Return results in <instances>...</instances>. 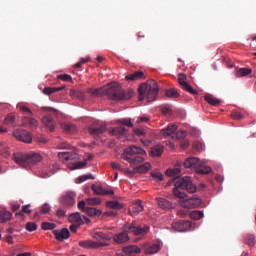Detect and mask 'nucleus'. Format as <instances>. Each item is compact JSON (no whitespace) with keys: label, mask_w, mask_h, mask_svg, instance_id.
<instances>
[{"label":"nucleus","mask_w":256,"mask_h":256,"mask_svg":"<svg viewBox=\"0 0 256 256\" xmlns=\"http://www.w3.org/2000/svg\"><path fill=\"white\" fill-rule=\"evenodd\" d=\"M62 207H73L75 205V193L68 192L60 198Z\"/></svg>","instance_id":"obj_12"},{"label":"nucleus","mask_w":256,"mask_h":256,"mask_svg":"<svg viewBox=\"0 0 256 256\" xmlns=\"http://www.w3.org/2000/svg\"><path fill=\"white\" fill-rule=\"evenodd\" d=\"M65 86H61V87H45L43 89V93L44 95H53V93H57V91H63Z\"/></svg>","instance_id":"obj_37"},{"label":"nucleus","mask_w":256,"mask_h":256,"mask_svg":"<svg viewBox=\"0 0 256 256\" xmlns=\"http://www.w3.org/2000/svg\"><path fill=\"white\" fill-rule=\"evenodd\" d=\"M91 189L94 192V195H115L113 190H105L99 185L93 184Z\"/></svg>","instance_id":"obj_20"},{"label":"nucleus","mask_w":256,"mask_h":256,"mask_svg":"<svg viewBox=\"0 0 256 256\" xmlns=\"http://www.w3.org/2000/svg\"><path fill=\"white\" fill-rule=\"evenodd\" d=\"M22 123H23L24 127H30V129H35V127H37V125H39V122L37 121V119H35L33 117H29V116L23 117Z\"/></svg>","instance_id":"obj_21"},{"label":"nucleus","mask_w":256,"mask_h":256,"mask_svg":"<svg viewBox=\"0 0 256 256\" xmlns=\"http://www.w3.org/2000/svg\"><path fill=\"white\" fill-rule=\"evenodd\" d=\"M181 173V162H177L174 169L166 170V175L168 177H177Z\"/></svg>","instance_id":"obj_29"},{"label":"nucleus","mask_w":256,"mask_h":256,"mask_svg":"<svg viewBox=\"0 0 256 256\" xmlns=\"http://www.w3.org/2000/svg\"><path fill=\"white\" fill-rule=\"evenodd\" d=\"M142 251H144L145 255H155V253H159L161 250V246L159 244L145 243L141 247Z\"/></svg>","instance_id":"obj_13"},{"label":"nucleus","mask_w":256,"mask_h":256,"mask_svg":"<svg viewBox=\"0 0 256 256\" xmlns=\"http://www.w3.org/2000/svg\"><path fill=\"white\" fill-rule=\"evenodd\" d=\"M11 217H13V214L7 210L0 211V223H7V221H10Z\"/></svg>","instance_id":"obj_35"},{"label":"nucleus","mask_w":256,"mask_h":256,"mask_svg":"<svg viewBox=\"0 0 256 256\" xmlns=\"http://www.w3.org/2000/svg\"><path fill=\"white\" fill-rule=\"evenodd\" d=\"M142 203L143 201L141 200H137L136 202H134L129 208V214L132 216L139 215V213H141L143 209H145Z\"/></svg>","instance_id":"obj_16"},{"label":"nucleus","mask_w":256,"mask_h":256,"mask_svg":"<svg viewBox=\"0 0 256 256\" xmlns=\"http://www.w3.org/2000/svg\"><path fill=\"white\" fill-rule=\"evenodd\" d=\"M110 135L113 137H117V139H122V141H125L127 139V135L129 131L125 126H118L115 128H112L109 130Z\"/></svg>","instance_id":"obj_9"},{"label":"nucleus","mask_w":256,"mask_h":256,"mask_svg":"<svg viewBox=\"0 0 256 256\" xmlns=\"http://www.w3.org/2000/svg\"><path fill=\"white\" fill-rule=\"evenodd\" d=\"M175 131H177V125L172 124L167 126V128L162 129L160 134L163 135V137H173L175 135Z\"/></svg>","instance_id":"obj_23"},{"label":"nucleus","mask_w":256,"mask_h":256,"mask_svg":"<svg viewBox=\"0 0 256 256\" xmlns=\"http://www.w3.org/2000/svg\"><path fill=\"white\" fill-rule=\"evenodd\" d=\"M69 221L76 225H83V219L81 218V214L79 212H76L74 214H71L69 216Z\"/></svg>","instance_id":"obj_34"},{"label":"nucleus","mask_w":256,"mask_h":256,"mask_svg":"<svg viewBox=\"0 0 256 256\" xmlns=\"http://www.w3.org/2000/svg\"><path fill=\"white\" fill-rule=\"evenodd\" d=\"M13 160L20 167H23L24 169H31V167L43 161V156L35 152H30V153L15 152L13 154Z\"/></svg>","instance_id":"obj_4"},{"label":"nucleus","mask_w":256,"mask_h":256,"mask_svg":"<svg viewBox=\"0 0 256 256\" xmlns=\"http://www.w3.org/2000/svg\"><path fill=\"white\" fill-rule=\"evenodd\" d=\"M165 95L166 97H171L172 99H177L179 97V93L174 88L166 90Z\"/></svg>","instance_id":"obj_45"},{"label":"nucleus","mask_w":256,"mask_h":256,"mask_svg":"<svg viewBox=\"0 0 256 256\" xmlns=\"http://www.w3.org/2000/svg\"><path fill=\"white\" fill-rule=\"evenodd\" d=\"M61 129L64 133H69L70 135H73V133H77V126L71 123L64 122L60 124Z\"/></svg>","instance_id":"obj_24"},{"label":"nucleus","mask_w":256,"mask_h":256,"mask_svg":"<svg viewBox=\"0 0 256 256\" xmlns=\"http://www.w3.org/2000/svg\"><path fill=\"white\" fill-rule=\"evenodd\" d=\"M87 93L91 95V97L106 95L111 101H129L134 95L133 90L125 91L117 82H113L102 88H88Z\"/></svg>","instance_id":"obj_1"},{"label":"nucleus","mask_w":256,"mask_h":256,"mask_svg":"<svg viewBox=\"0 0 256 256\" xmlns=\"http://www.w3.org/2000/svg\"><path fill=\"white\" fill-rule=\"evenodd\" d=\"M156 201L160 209H163L164 211H169V209H173V203L167 200V198L158 197L156 198Z\"/></svg>","instance_id":"obj_19"},{"label":"nucleus","mask_w":256,"mask_h":256,"mask_svg":"<svg viewBox=\"0 0 256 256\" xmlns=\"http://www.w3.org/2000/svg\"><path fill=\"white\" fill-rule=\"evenodd\" d=\"M51 175H55V170L50 169L49 172L42 173L43 179H47V177H51Z\"/></svg>","instance_id":"obj_59"},{"label":"nucleus","mask_w":256,"mask_h":256,"mask_svg":"<svg viewBox=\"0 0 256 256\" xmlns=\"http://www.w3.org/2000/svg\"><path fill=\"white\" fill-rule=\"evenodd\" d=\"M253 70L251 68H240L236 71V77H247V75H251Z\"/></svg>","instance_id":"obj_38"},{"label":"nucleus","mask_w":256,"mask_h":256,"mask_svg":"<svg viewBox=\"0 0 256 256\" xmlns=\"http://www.w3.org/2000/svg\"><path fill=\"white\" fill-rule=\"evenodd\" d=\"M86 213L90 217H101V215H103V212L100 209L93 207H88V209H86Z\"/></svg>","instance_id":"obj_36"},{"label":"nucleus","mask_w":256,"mask_h":256,"mask_svg":"<svg viewBox=\"0 0 256 256\" xmlns=\"http://www.w3.org/2000/svg\"><path fill=\"white\" fill-rule=\"evenodd\" d=\"M89 179H95L93 174H87V175H82L76 179V183H84V181H87Z\"/></svg>","instance_id":"obj_46"},{"label":"nucleus","mask_w":256,"mask_h":256,"mask_svg":"<svg viewBox=\"0 0 256 256\" xmlns=\"http://www.w3.org/2000/svg\"><path fill=\"white\" fill-rule=\"evenodd\" d=\"M58 157L60 161H79V154L77 153V150L60 152L58 153Z\"/></svg>","instance_id":"obj_11"},{"label":"nucleus","mask_w":256,"mask_h":256,"mask_svg":"<svg viewBox=\"0 0 256 256\" xmlns=\"http://www.w3.org/2000/svg\"><path fill=\"white\" fill-rule=\"evenodd\" d=\"M86 203L87 205H101V198H88Z\"/></svg>","instance_id":"obj_49"},{"label":"nucleus","mask_w":256,"mask_h":256,"mask_svg":"<svg viewBox=\"0 0 256 256\" xmlns=\"http://www.w3.org/2000/svg\"><path fill=\"white\" fill-rule=\"evenodd\" d=\"M71 97H75V99H78L79 101H83L85 99V91L83 90H70Z\"/></svg>","instance_id":"obj_32"},{"label":"nucleus","mask_w":256,"mask_h":256,"mask_svg":"<svg viewBox=\"0 0 256 256\" xmlns=\"http://www.w3.org/2000/svg\"><path fill=\"white\" fill-rule=\"evenodd\" d=\"M183 165L186 169H196L197 171V168L201 167V160L196 157H190L184 161Z\"/></svg>","instance_id":"obj_14"},{"label":"nucleus","mask_w":256,"mask_h":256,"mask_svg":"<svg viewBox=\"0 0 256 256\" xmlns=\"http://www.w3.org/2000/svg\"><path fill=\"white\" fill-rule=\"evenodd\" d=\"M17 109H19V111H21V113H26L28 115H33V112L31 111V109H29V107H27L23 104H18Z\"/></svg>","instance_id":"obj_47"},{"label":"nucleus","mask_w":256,"mask_h":256,"mask_svg":"<svg viewBox=\"0 0 256 256\" xmlns=\"http://www.w3.org/2000/svg\"><path fill=\"white\" fill-rule=\"evenodd\" d=\"M204 100L208 102L209 105H212L213 107H218V105H221V100L211 94H206L204 96Z\"/></svg>","instance_id":"obj_26"},{"label":"nucleus","mask_w":256,"mask_h":256,"mask_svg":"<svg viewBox=\"0 0 256 256\" xmlns=\"http://www.w3.org/2000/svg\"><path fill=\"white\" fill-rule=\"evenodd\" d=\"M30 205H25L22 206V213H26L27 215H29L31 213V209H29Z\"/></svg>","instance_id":"obj_63"},{"label":"nucleus","mask_w":256,"mask_h":256,"mask_svg":"<svg viewBox=\"0 0 256 256\" xmlns=\"http://www.w3.org/2000/svg\"><path fill=\"white\" fill-rule=\"evenodd\" d=\"M25 229L30 233L33 231H37V223L35 222H28L26 223Z\"/></svg>","instance_id":"obj_48"},{"label":"nucleus","mask_w":256,"mask_h":256,"mask_svg":"<svg viewBox=\"0 0 256 256\" xmlns=\"http://www.w3.org/2000/svg\"><path fill=\"white\" fill-rule=\"evenodd\" d=\"M178 215H179V217H187V215H189V211H187L185 209H180L178 211Z\"/></svg>","instance_id":"obj_61"},{"label":"nucleus","mask_w":256,"mask_h":256,"mask_svg":"<svg viewBox=\"0 0 256 256\" xmlns=\"http://www.w3.org/2000/svg\"><path fill=\"white\" fill-rule=\"evenodd\" d=\"M184 91H187L188 93H191V95H197V90L193 89V86L186 85V87L183 88Z\"/></svg>","instance_id":"obj_56"},{"label":"nucleus","mask_w":256,"mask_h":256,"mask_svg":"<svg viewBox=\"0 0 256 256\" xmlns=\"http://www.w3.org/2000/svg\"><path fill=\"white\" fill-rule=\"evenodd\" d=\"M185 138V132L178 131L174 135H172V139H184Z\"/></svg>","instance_id":"obj_55"},{"label":"nucleus","mask_w":256,"mask_h":256,"mask_svg":"<svg viewBox=\"0 0 256 256\" xmlns=\"http://www.w3.org/2000/svg\"><path fill=\"white\" fill-rule=\"evenodd\" d=\"M13 137L22 143H31L33 141V136L31 132L23 129H16L12 132Z\"/></svg>","instance_id":"obj_8"},{"label":"nucleus","mask_w":256,"mask_h":256,"mask_svg":"<svg viewBox=\"0 0 256 256\" xmlns=\"http://www.w3.org/2000/svg\"><path fill=\"white\" fill-rule=\"evenodd\" d=\"M53 235L57 241H65L69 237V229L53 230Z\"/></svg>","instance_id":"obj_18"},{"label":"nucleus","mask_w":256,"mask_h":256,"mask_svg":"<svg viewBox=\"0 0 256 256\" xmlns=\"http://www.w3.org/2000/svg\"><path fill=\"white\" fill-rule=\"evenodd\" d=\"M118 123H121V125H125L126 127H133V122H131V119L118 120Z\"/></svg>","instance_id":"obj_54"},{"label":"nucleus","mask_w":256,"mask_h":256,"mask_svg":"<svg viewBox=\"0 0 256 256\" xmlns=\"http://www.w3.org/2000/svg\"><path fill=\"white\" fill-rule=\"evenodd\" d=\"M143 155H146L143 148L138 146H130L124 150V153H122V159L128 161L131 167H133V165H139V163H143V161H145Z\"/></svg>","instance_id":"obj_6"},{"label":"nucleus","mask_w":256,"mask_h":256,"mask_svg":"<svg viewBox=\"0 0 256 256\" xmlns=\"http://www.w3.org/2000/svg\"><path fill=\"white\" fill-rule=\"evenodd\" d=\"M191 221L180 220L172 224V229L179 233H185V231H191Z\"/></svg>","instance_id":"obj_10"},{"label":"nucleus","mask_w":256,"mask_h":256,"mask_svg":"<svg viewBox=\"0 0 256 256\" xmlns=\"http://www.w3.org/2000/svg\"><path fill=\"white\" fill-rule=\"evenodd\" d=\"M178 83L181 85L182 89L185 88L186 85H189V83H187V76L183 73H180L178 75Z\"/></svg>","instance_id":"obj_44"},{"label":"nucleus","mask_w":256,"mask_h":256,"mask_svg":"<svg viewBox=\"0 0 256 256\" xmlns=\"http://www.w3.org/2000/svg\"><path fill=\"white\" fill-rule=\"evenodd\" d=\"M232 118L235 120V121H241V119H243V114H241V112L239 111H234L232 113Z\"/></svg>","instance_id":"obj_53"},{"label":"nucleus","mask_w":256,"mask_h":256,"mask_svg":"<svg viewBox=\"0 0 256 256\" xmlns=\"http://www.w3.org/2000/svg\"><path fill=\"white\" fill-rule=\"evenodd\" d=\"M107 131V125L101 124L100 126H90L88 128V133L92 135V137H99V135H103Z\"/></svg>","instance_id":"obj_15"},{"label":"nucleus","mask_w":256,"mask_h":256,"mask_svg":"<svg viewBox=\"0 0 256 256\" xmlns=\"http://www.w3.org/2000/svg\"><path fill=\"white\" fill-rule=\"evenodd\" d=\"M51 211V206L49 204H44L41 207V213H43L44 215L49 213Z\"/></svg>","instance_id":"obj_57"},{"label":"nucleus","mask_w":256,"mask_h":256,"mask_svg":"<svg viewBox=\"0 0 256 256\" xmlns=\"http://www.w3.org/2000/svg\"><path fill=\"white\" fill-rule=\"evenodd\" d=\"M138 92L139 101H143V99L147 98L148 102H153L157 99V95H159V86L155 80H149L148 82L140 85Z\"/></svg>","instance_id":"obj_5"},{"label":"nucleus","mask_w":256,"mask_h":256,"mask_svg":"<svg viewBox=\"0 0 256 256\" xmlns=\"http://www.w3.org/2000/svg\"><path fill=\"white\" fill-rule=\"evenodd\" d=\"M106 207L110 209H123V205L119 201H107Z\"/></svg>","instance_id":"obj_41"},{"label":"nucleus","mask_w":256,"mask_h":256,"mask_svg":"<svg viewBox=\"0 0 256 256\" xmlns=\"http://www.w3.org/2000/svg\"><path fill=\"white\" fill-rule=\"evenodd\" d=\"M42 123L48 127V129L53 133L55 131V120L53 119V116L46 115L42 118Z\"/></svg>","instance_id":"obj_22"},{"label":"nucleus","mask_w":256,"mask_h":256,"mask_svg":"<svg viewBox=\"0 0 256 256\" xmlns=\"http://www.w3.org/2000/svg\"><path fill=\"white\" fill-rule=\"evenodd\" d=\"M193 148L196 149V151H201L203 149V144H201L200 142H195L193 144Z\"/></svg>","instance_id":"obj_62"},{"label":"nucleus","mask_w":256,"mask_h":256,"mask_svg":"<svg viewBox=\"0 0 256 256\" xmlns=\"http://www.w3.org/2000/svg\"><path fill=\"white\" fill-rule=\"evenodd\" d=\"M197 173H200L201 175H207L211 173V167L204 166L203 162H201V165L196 169Z\"/></svg>","instance_id":"obj_39"},{"label":"nucleus","mask_w":256,"mask_h":256,"mask_svg":"<svg viewBox=\"0 0 256 256\" xmlns=\"http://www.w3.org/2000/svg\"><path fill=\"white\" fill-rule=\"evenodd\" d=\"M129 233H132V235H147L149 233V227L140 226L137 222L126 223L124 225V231L114 235V242L118 244L127 243L129 241Z\"/></svg>","instance_id":"obj_3"},{"label":"nucleus","mask_w":256,"mask_h":256,"mask_svg":"<svg viewBox=\"0 0 256 256\" xmlns=\"http://www.w3.org/2000/svg\"><path fill=\"white\" fill-rule=\"evenodd\" d=\"M173 183L175 188L173 189L172 193L174 197H177L178 199H185V197H187V194L181 192L179 189H183L187 191V193H195L197 191V186L193 184V180H191V177L189 176H185L180 180H177V177L170 179L167 183L168 187L173 185Z\"/></svg>","instance_id":"obj_2"},{"label":"nucleus","mask_w":256,"mask_h":256,"mask_svg":"<svg viewBox=\"0 0 256 256\" xmlns=\"http://www.w3.org/2000/svg\"><path fill=\"white\" fill-rule=\"evenodd\" d=\"M93 154H89L87 156V159L82 161V162H74L71 166H70V169L72 171H75V169H83V167H85L87 165V161H91L93 160Z\"/></svg>","instance_id":"obj_25"},{"label":"nucleus","mask_w":256,"mask_h":256,"mask_svg":"<svg viewBox=\"0 0 256 256\" xmlns=\"http://www.w3.org/2000/svg\"><path fill=\"white\" fill-rule=\"evenodd\" d=\"M163 149H164V147L161 144H158V145L152 147L151 156L152 157H161V155H163Z\"/></svg>","instance_id":"obj_33"},{"label":"nucleus","mask_w":256,"mask_h":256,"mask_svg":"<svg viewBox=\"0 0 256 256\" xmlns=\"http://www.w3.org/2000/svg\"><path fill=\"white\" fill-rule=\"evenodd\" d=\"M58 79H61V81L71 82L73 81V78L69 74H60L57 76Z\"/></svg>","instance_id":"obj_50"},{"label":"nucleus","mask_w":256,"mask_h":256,"mask_svg":"<svg viewBox=\"0 0 256 256\" xmlns=\"http://www.w3.org/2000/svg\"><path fill=\"white\" fill-rule=\"evenodd\" d=\"M186 209H197L201 205V198H189L182 204Z\"/></svg>","instance_id":"obj_17"},{"label":"nucleus","mask_w":256,"mask_h":256,"mask_svg":"<svg viewBox=\"0 0 256 256\" xmlns=\"http://www.w3.org/2000/svg\"><path fill=\"white\" fill-rule=\"evenodd\" d=\"M244 241H245L246 245H249V247H255V235L247 234L244 237Z\"/></svg>","instance_id":"obj_40"},{"label":"nucleus","mask_w":256,"mask_h":256,"mask_svg":"<svg viewBox=\"0 0 256 256\" xmlns=\"http://www.w3.org/2000/svg\"><path fill=\"white\" fill-rule=\"evenodd\" d=\"M163 115H171V107L164 105L162 106Z\"/></svg>","instance_id":"obj_58"},{"label":"nucleus","mask_w":256,"mask_h":256,"mask_svg":"<svg viewBox=\"0 0 256 256\" xmlns=\"http://www.w3.org/2000/svg\"><path fill=\"white\" fill-rule=\"evenodd\" d=\"M83 249H98L97 244L93 240H83L78 243Z\"/></svg>","instance_id":"obj_28"},{"label":"nucleus","mask_w":256,"mask_h":256,"mask_svg":"<svg viewBox=\"0 0 256 256\" xmlns=\"http://www.w3.org/2000/svg\"><path fill=\"white\" fill-rule=\"evenodd\" d=\"M79 227H81L80 224H71L69 229L72 233H77V229H79Z\"/></svg>","instance_id":"obj_60"},{"label":"nucleus","mask_w":256,"mask_h":256,"mask_svg":"<svg viewBox=\"0 0 256 256\" xmlns=\"http://www.w3.org/2000/svg\"><path fill=\"white\" fill-rule=\"evenodd\" d=\"M91 237L94 238L96 241V247H108L109 241H111V236L105 232L95 231L91 233Z\"/></svg>","instance_id":"obj_7"},{"label":"nucleus","mask_w":256,"mask_h":256,"mask_svg":"<svg viewBox=\"0 0 256 256\" xmlns=\"http://www.w3.org/2000/svg\"><path fill=\"white\" fill-rule=\"evenodd\" d=\"M55 227H57V225L51 222H42L41 224V229H43L44 231H53Z\"/></svg>","instance_id":"obj_43"},{"label":"nucleus","mask_w":256,"mask_h":256,"mask_svg":"<svg viewBox=\"0 0 256 256\" xmlns=\"http://www.w3.org/2000/svg\"><path fill=\"white\" fill-rule=\"evenodd\" d=\"M57 217H59L60 219L63 218V217H65V210L59 208V209L57 210Z\"/></svg>","instance_id":"obj_64"},{"label":"nucleus","mask_w":256,"mask_h":256,"mask_svg":"<svg viewBox=\"0 0 256 256\" xmlns=\"http://www.w3.org/2000/svg\"><path fill=\"white\" fill-rule=\"evenodd\" d=\"M88 207L89 206H87V201H80L78 203V209H80V211H83L84 213H86Z\"/></svg>","instance_id":"obj_51"},{"label":"nucleus","mask_w":256,"mask_h":256,"mask_svg":"<svg viewBox=\"0 0 256 256\" xmlns=\"http://www.w3.org/2000/svg\"><path fill=\"white\" fill-rule=\"evenodd\" d=\"M190 219H194V221H199V219H203V211L194 210L190 213Z\"/></svg>","instance_id":"obj_42"},{"label":"nucleus","mask_w":256,"mask_h":256,"mask_svg":"<svg viewBox=\"0 0 256 256\" xmlns=\"http://www.w3.org/2000/svg\"><path fill=\"white\" fill-rule=\"evenodd\" d=\"M151 169V163L146 162L142 165L134 167V173H147Z\"/></svg>","instance_id":"obj_30"},{"label":"nucleus","mask_w":256,"mask_h":256,"mask_svg":"<svg viewBox=\"0 0 256 256\" xmlns=\"http://www.w3.org/2000/svg\"><path fill=\"white\" fill-rule=\"evenodd\" d=\"M4 125L8 127H17V122H15V115L14 114H8L4 118Z\"/></svg>","instance_id":"obj_31"},{"label":"nucleus","mask_w":256,"mask_h":256,"mask_svg":"<svg viewBox=\"0 0 256 256\" xmlns=\"http://www.w3.org/2000/svg\"><path fill=\"white\" fill-rule=\"evenodd\" d=\"M145 77V73L143 71H136L132 74L126 75V81H139V79H143Z\"/></svg>","instance_id":"obj_27"},{"label":"nucleus","mask_w":256,"mask_h":256,"mask_svg":"<svg viewBox=\"0 0 256 256\" xmlns=\"http://www.w3.org/2000/svg\"><path fill=\"white\" fill-rule=\"evenodd\" d=\"M151 176L153 177V179H156V181H163V179H164L161 172H152Z\"/></svg>","instance_id":"obj_52"}]
</instances>
